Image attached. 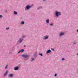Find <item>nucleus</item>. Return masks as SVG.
<instances>
[{
    "mask_svg": "<svg viewBox=\"0 0 78 78\" xmlns=\"http://www.w3.org/2000/svg\"><path fill=\"white\" fill-rule=\"evenodd\" d=\"M14 14H16V15H17V12L16 11L14 12Z\"/></svg>",
    "mask_w": 78,
    "mask_h": 78,
    "instance_id": "nucleus-12",
    "label": "nucleus"
},
{
    "mask_svg": "<svg viewBox=\"0 0 78 78\" xmlns=\"http://www.w3.org/2000/svg\"><path fill=\"white\" fill-rule=\"evenodd\" d=\"M51 52V51L50 50H49L46 52V53H49Z\"/></svg>",
    "mask_w": 78,
    "mask_h": 78,
    "instance_id": "nucleus-6",
    "label": "nucleus"
},
{
    "mask_svg": "<svg viewBox=\"0 0 78 78\" xmlns=\"http://www.w3.org/2000/svg\"><path fill=\"white\" fill-rule=\"evenodd\" d=\"M77 55H78V54H77Z\"/></svg>",
    "mask_w": 78,
    "mask_h": 78,
    "instance_id": "nucleus-29",
    "label": "nucleus"
},
{
    "mask_svg": "<svg viewBox=\"0 0 78 78\" xmlns=\"http://www.w3.org/2000/svg\"><path fill=\"white\" fill-rule=\"evenodd\" d=\"M39 55H40V56H43V55H42V53H39Z\"/></svg>",
    "mask_w": 78,
    "mask_h": 78,
    "instance_id": "nucleus-14",
    "label": "nucleus"
},
{
    "mask_svg": "<svg viewBox=\"0 0 78 78\" xmlns=\"http://www.w3.org/2000/svg\"><path fill=\"white\" fill-rule=\"evenodd\" d=\"M57 75V74H55V76H56Z\"/></svg>",
    "mask_w": 78,
    "mask_h": 78,
    "instance_id": "nucleus-22",
    "label": "nucleus"
},
{
    "mask_svg": "<svg viewBox=\"0 0 78 78\" xmlns=\"http://www.w3.org/2000/svg\"><path fill=\"white\" fill-rule=\"evenodd\" d=\"M26 8H27V9H30V6L29 5H27V6L26 7Z\"/></svg>",
    "mask_w": 78,
    "mask_h": 78,
    "instance_id": "nucleus-5",
    "label": "nucleus"
},
{
    "mask_svg": "<svg viewBox=\"0 0 78 78\" xmlns=\"http://www.w3.org/2000/svg\"><path fill=\"white\" fill-rule=\"evenodd\" d=\"M45 39H48V37H46L44 38Z\"/></svg>",
    "mask_w": 78,
    "mask_h": 78,
    "instance_id": "nucleus-13",
    "label": "nucleus"
},
{
    "mask_svg": "<svg viewBox=\"0 0 78 78\" xmlns=\"http://www.w3.org/2000/svg\"><path fill=\"white\" fill-rule=\"evenodd\" d=\"M64 33H61L59 35L60 36H62V35H64Z\"/></svg>",
    "mask_w": 78,
    "mask_h": 78,
    "instance_id": "nucleus-9",
    "label": "nucleus"
},
{
    "mask_svg": "<svg viewBox=\"0 0 78 78\" xmlns=\"http://www.w3.org/2000/svg\"><path fill=\"white\" fill-rule=\"evenodd\" d=\"M34 60V58H32L31 61H33V60Z\"/></svg>",
    "mask_w": 78,
    "mask_h": 78,
    "instance_id": "nucleus-20",
    "label": "nucleus"
},
{
    "mask_svg": "<svg viewBox=\"0 0 78 78\" xmlns=\"http://www.w3.org/2000/svg\"><path fill=\"white\" fill-rule=\"evenodd\" d=\"M9 77H12V76H13V75H12V74H11L9 75Z\"/></svg>",
    "mask_w": 78,
    "mask_h": 78,
    "instance_id": "nucleus-8",
    "label": "nucleus"
},
{
    "mask_svg": "<svg viewBox=\"0 0 78 78\" xmlns=\"http://www.w3.org/2000/svg\"><path fill=\"white\" fill-rule=\"evenodd\" d=\"M7 73H8V71H6L5 73H4V76H5L6 75V74H7Z\"/></svg>",
    "mask_w": 78,
    "mask_h": 78,
    "instance_id": "nucleus-4",
    "label": "nucleus"
},
{
    "mask_svg": "<svg viewBox=\"0 0 78 78\" xmlns=\"http://www.w3.org/2000/svg\"><path fill=\"white\" fill-rule=\"evenodd\" d=\"M74 44H76V43H74Z\"/></svg>",
    "mask_w": 78,
    "mask_h": 78,
    "instance_id": "nucleus-25",
    "label": "nucleus"
},
{
    "mask_svg": "<svg viewBox=\"0 0 78 78\" xmlns=\"http://www.w3.org/2000/svg\"><path fill=\"white\" fill-rule=\"evenodd\" d=\"M2 15H0V18H2Z\"/></svg>",
    "mask_w": 78,
    "mask_h": 78,
    "instance_id": "nucleus-19",
    "label": "nucleus"
},
{
    "mask_svg": "<svg viewBox=\"0 0 78 78\" xmlns=\"http://www.w3.org/2000/svg\"><path fill=\"white\" fill-rule=\"evenodd\" d=\"M7 68H8V65H6V67H5V69H7Z\"/></svg>",
    "mask_w": 78,
    "mask_h": 78,
    "instance_id": "nucleus-16",
    "label": "nucleus"
},
{
    "mask_svg": "<svg viewBox=\"0 0 78 78\" xmlns=\"http://www.w3.org/2000/svg\"><path fill=\"white\" fill-rule=\"evenodd\" d=\"M22 56H23V58H28V57H29V56H28V55H23Z\"/></svg>",
    "mask_w": 78,
    "mask_h": 78,
    "instance_id": "nucleus-2",
    "label": "nucleus"
},
{
    "mask_svg": "<svg viewBox=\"0 0 78 78\" xmlns=\"http://www.w3.org/2000/svg\"><path fill=\"white\" fill-rule=\"evenodd\" d=\"M51 50L52 51H54V49L53 48H51Z\"/></svg>",
    "mask_w": 78,
    "mask_h": 78,
    "instance_id": "nucleus-18",
    "label": "nucleus"
},
{
    "mask_svg": "<svg viewBox=\"0 0 78 78\" xmlns=\"http://www.w3.org/2000/svg\"><path fill=\"white\" fill-rule=\"evenodd\" d=\"M50 25L51 26H52L53 25V24H50Z\"/></svg>",
    "mask_w": 78,
    "mask_h": 78,
    "instance_id": "nucleus-23",
    "label": "nucleus"
},
{
    "mask_svg": "<svg viewBox=\"0 0 78 78\" xmlns=\"http://www.w3.org/2000/svg\"><path fill=\"white\" fill-rule=\"evenodd\" d=\"M64 60H65V59H64V58H63L62 59V61H64Z\"/></svg>",
    "mask_w": 78,
    "mask_h": 78,
    "instance_id": "nucleus-17",
    "label": "nucleus"
},
{
    "mask_svg": "<svg viewBox=\"0 0 78 78\" xmlns=\"http://www.w3.org/2000/svg\"><path fill=\"white\" fill-rule=\"evenodd\" d=\"M22 41H23V39H22L21 38H20V43H21V42H22Z\"/></svg>",
    "mask_w": 78,
    "mask_h": 78,
    "instance_id": "nucleus-7",
    "label": "nucleus"
},
{
    "mask_svg": "<svg viewBox=\"0 0 78 78\" xmlns=\"http://www.w3.org/2000/svg\"><path fill=\"white\" fill-rule=\"evenodd\" d=\"M9 29V27H8V28H6V29H7V30H8V29Z\"/></svg>",
    "mask_w": 78,
    "mask_h": 78,
    "instance_id": "nucleus-21",
    "label": "nucleus"
},
{
    "mask_svg": "<svg viewBox=\"0 0 78 78\" xmlns=\"http://www.w3.org/2000/svg\"><path fill=\"white\" fill-rule=\"evenodd\" d=\"M77 32H78V30H77Z\"/></svg>",
    "mask_w": 78,
    "mask_h": 78,
    "instance_id": "nucleus-26",
    "label": "nucleus"
},
{
    "mask_svg": "<svg viewBox=\"0 0 78 78\" xmlns=\"http://www.w3.org/2000/svg\"><path fill=\"white\" fill-rule=\"evenodd\" d=\"M26 47V46L25 45L24 46V47Z\"/></svg>",
    "mask_w": 78,
    "mask_h": 78,
    "instance_id": "nucleus-28",
    "label": "nucleus"
},
{
    "mask_svg": "<svg viewBox=\"0 0 78 78\" xmlns=\"http://www.w3.org/2000/svg\"><path fill=\"white\" fill-rule=\"evenodd\" d=\"M21 51V52H22V53L23 52V51H24V49H22L21 50H20Z\"/></svg>",
    "mask_w": 78,
    "mask_h": 78,
    "instance_id": "nucleus-11",
    "label": "nucleus"
},
{
    "mask_svg": "<svg viewBox=\"0 0 78 78\" xmlns=\"http://www.w3.org/2000/svg\"><path fill=\"white\" fill-rule=\"evenodd\" d=\"M24 22L23 21H22L21 23V24H24Z\"/></svg>",
    "mask_w": 78,
    "mask_h": 78,
    "instance_id": "nucleus-15",
    "label": "nucleus"
},
{
    "mask_svg": "<svg viewBox=\"0 0 78 78\" xmlns=\"http://www.w3.org/2000/svg\"><path fill=\"white\" fill-rule=\"evenodd\" d=\"M19 69V68L17 67H16L14 68V70H18V69Z\"/></svg>",
    "mask_w": 78,
    "mask_h": 78,
    "instance_id": "nucleus-3",
    "label": "nucleus"
},
{
    "mask_svg": "<svg viewBox=\"0 0 78 78\" xmlns=\"http://www.w3.org/2000/svg\"><path fill=\"white\" fill-rule=\"evenodd\" d=\"M46 23H49V20H46Z\"/></svg>",
    "mask_w": 78,
    "mask_h": 78,
    "instance_id": "nucleus-10",
    "label": "nucleus"
},
{
    "mask_svg": "<svg viewBox=\"0 0 78 78\" xmlns=\"http://www.w3.org/2000/svg\"><path fill=\"white\" fill-rule=\"evenodd\" d=\"M20 52H21V51H19L18 52V53H20Z\"/></svg>",
    "mask_w": 78,
    "mask_h": 78,
    "instance_id": "nucleus-24",
    "label": "nucleus"
},
{
    "mask_svg": "<svg viewBox=\"0 0 78 78\" xmlns=\"http://www.w3.org/2000/svg\"><path fill=\"white\" fill-rule=\"evenodd\" d=\"M43 0V1L44 2V1H45V0Z\"/></svg>",
    "mask_w": 78,
    "mask_h": 78,
    "instance_id": "nucleus-27",
    "label": "nucleus"
},
{
    "mask_svg": "<svg viewBox=\"0 0 78 78\" xmlns=\"http://www.w3.org/2000/svg\"><path fill=\"white\" fill-rule=\"evenodd\" d=\"M56 15V16H58V15H61V13L59 12H56L55 13Z\"/></svg>",
    "mask_w": 78,
    "mask_h": 78,
    "instance_id": "nucleus-1",
    "label": "nucleus"
}]
</instances>
